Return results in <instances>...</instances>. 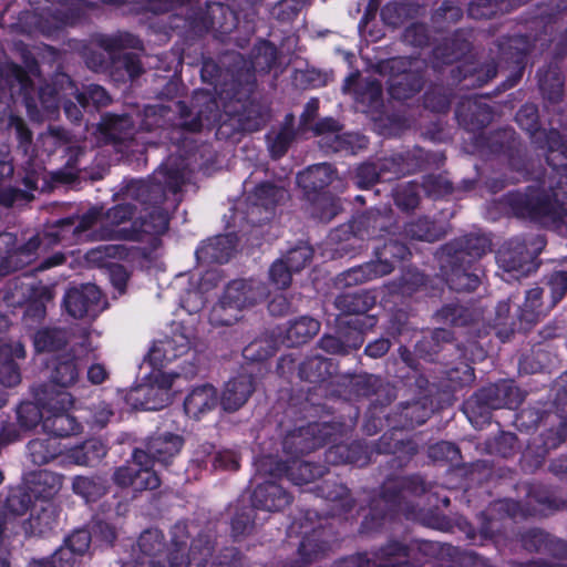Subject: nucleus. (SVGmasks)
Returning a JSON list of instances; mask_svg holds the SVG:
<instances>
[{
	"label": "nucleus",
	"instance_id": "7c9ffc66",
	"mask_svg": "<svg viewBox=\"0 0 567 567\" xmlns=\"http://www.w3.org/2000/svg\"><path fill=\"white\" fill-rule=\"evenodd\" d=\"M250 503L268 512L281 511L289 505L290 496L280 485L269 481L255 488Z\"/></svg>",
	"mask_w": 567,
	"mask_h": 567
},
{
	"label": "nucleus",
	"instance_id": "864d4df0",
	"mask_svg": "<svg viewBox=\"0 0 567 567\" xmlns=\"http://www.w3.org/2000/svg\"><path fill=\"white\" fill-rule=\"evenodd\" d=\"M320 322L311 317L303 316L292 321L287 329L286 339L289 346H300L309 340L320 331Z\"/></svg>",
	"mask_w": 567,
	"mask_h": 567
},
{
	"label": "nucleus",
	"instance_id": "f03ea898",
	"mask_svg": "<svg viewBox=\"0 0 567 567\" xmlns=\"http://www.w3.org/2000/svg\"><path fill=\"white\" fill-rule=\"evenodd\" d=\"M183 161L168 157L147 179L132 181L127 195L141 205V215L128 228L114 229L115 240L142 241L145 235L161 236L169 227L168 210L163 207L167 194L176 195L185 184Z\"/></svg>",
	"mask_w": 567,
	"mask_h": 567
},
{
	"label": "nucleus",
	"instance_id": "423d86ee",
	"mask_svg": "<svg viewBox=\"0 0 567 567\" xmlns=\"http://www.w3.org/2000/svg\"><path fill=\"white\" fill-rule=\"evenodd\" d=\"M430 488L431 485L419 475L400 477L385 483L382 495L372 499L370 513L362 522V529L371 532L379 528L388 515L405 509L403 503L408 496H420Z\"/></svg>",
	"mask_w": 567,
	"mask_h": 567
},
{
	"label": "nucleus",
	"instance_id": "680f3d73",
	"mask_svg": "<svg viewBox=\"0 0 567 567\" xmlns=\"http://www.w3.org/2000/svg\"><path fill=\"white\" fill-rule=\"evenodd\" d=\"M327 458L330 462H343L363 465L367 463L365 452L361 443L354 442L350 445L336 444L329 449Z\"/></svg>",
	"mask_w": 567,
	"mask_h": 567
},
{
	"label": "nucleus",
	"instance_id": "b1692460",
	"mask_svg": "<svg viewBox=\"0 0 567 567\" xmlns=\"http://www.w3.org/2000/svg\"><path fill=\"white\" fill-rule=\"evenodd\" d=\"M522 238H514L504 245L497 252L496 260L505 272H516L515 276H525L530 271L532 262L529 255L525 254Z\"/></svg>",
	"mask_w": 567,
	"mask_h": 567
},
{
	"label": "nucleus",
	"instance_id": "0eeeda50",
	"mask_svg": "<svg viewBox=\"0 0 567 567\" xmlns=\"http://www.w3.org/2000/svg\"><path fill=\"white\" fill-rule=\"evenodd\" d=\"M424 62L404 56L393 58L380 64V72L389 75V93L395 100H405L423 86L421 73Z\"/></svg>",
	"mask_w": 567,
	"mask_h": 567
},
{
	"label": "nucleus",
	"instance_id": "3c124183",
	"mask_svg": "<svg viewBox=\"0 0 567 567\" xmlns=\"http://www.w3.org/2000/svg\"><path fill=\"white\" fill-rule=\"evenodd\" d=\"M333 169L327 163L308 167L297 176L298 184L308 190H320L328 186L333 179Z\"/></svg>",
	"mask_w": 567,
	"mask_h": 567
},
{
	"label": "nucleus",
	"instance_id": "2f4dec72",
	"mask_svg": "<svg viewBox=\"0 0 567 567\" xmlns=\"http://www.w3.org/2000/svg\"><path fill=\"white\" fill-rule=\"evenodd\" d=\"M544 289L536 287L527 291L524 305L519 308V330H527L545 317L551 308L542 301Z\"/></svg>",
	"mask_w": 567,
	"mask_h": 567
},
{
	"label": "nucleus",
	"instance_id": "9d476101",
	"mask_svg": "<svg viewBox=\"0 0 567 567\" xmlns=\"http://www.w3.org/2000/svg\"><path fill=\"white\" fill-rule=\"evenodd\" d=\"M236 16L229 7L220 3H207L206 10H194L187 8L185 17L172 14L169 17V28L192 30L196 33H205L210 29H220L227 33L236 27Z\"/></svg>",
	"mask_w": 567,
	"mask_h": 567
},
{
	"label": "nucleus",
	"instance_id": "c03bdc74",
	"mask_svg": "<svg viewBox=\"0 0 567 567\" xmlns=\"http://www.w3.org/2000/svg\"><path fill=\"white\" fill-rule=\"evenodd\" d=\"M318 489L322 497L333 504L332 511L334 515H343L353 509L354 499L344 485L334 481H324Z\"/></svg>",
	"mask_w": 567,
	"mask_h": 567
},
{
	"label": "nucleus",
	"instance_id": "39448f33",
	"mask_svg": "<svg viewBox=\"0 0 567 567\" xmlns=\"http://www.w3.org/2000/svg\"><path fill=\"white\" fill-rule=\"evenodd\" d=\"M248 197H241L224 215L226 234H219L203 240L195 250L196 260L202 265H223L228 262L237 250L238 233L248 226Z\"/></svg>",
	"mask_w": 567,
	"mask_h": 567
},
{
	"label": "nucleus",
	"instance_id": "37998d69",
	"mask_svg": "<svg viewBox=\"0 0 567 567\" xmlns=\"http://www.w3.org/2000/svg\"><path fill=\"white\" fill-rule=\"evenodd\" d=\"M216 542L209 532H200L190 542L186 553V567H206L215 551Z\"/></svg>",
	"mask_w": 567,
	"mask_h": 567
},
{
	"label": "nucleus",
	"instance_id": "de8ad7c7",
	"mask_svg": "<svg viewBox=\"0 0 567 567\" xmlns=\"http://www.w3.org/2000/svg\"><path fill=\"white\" fill-rule=\"evenodd\" d=\"M248 75V68L240 66L236 70L227 69L223 71L217 63L214 61H204L203 66L200 69V78L203 82L208 83L214 86L215 93L219 96V87L223 83L228 82L230 80H238Z\"/></svg>",
	"mask_w": 567,
	"mask_h": 567
},
{
	"label": "nucleus",
	"instance_id": "79ce46f5",
	"mask_svg": "<svg viewBox=\"0 0 567 567\" xmlns=\"http://www.w3.org/2000/svg\"><path fill=\"white\" fill-rule=\"evenodd\" d=\"M230 297H219L209 312V323L214 327H229L246 316L248 309L230 302Z\"/></svg>",
	"mask_w": 567,
	"mask_h": 567
},
{
	"label": "nucleus",
	"instance_id": "052dcab7",
	"mask_svg": "<svg viewBox=\"0 0 567 567\" xmlns=\"http://www.w3.org/2000/svg\"><path fill=\"white\" fill-rule=\"evenodd\" d=\"M404 233L412 239L425 241H436L445 235V231L441 226L435 225L426 217H422L406 224Z\"/></svg>",
	"mask_w": 567,
	"mask_h": 567
},
{
	"label": "nucleus",
	"instance_id": "4be33fe9",
	"mask_svg": "<svg viewBox=\"0 0 567 567\" xmlns=\"http://www.w3.org/2000/svg\"><path fill=\"white\" fill-rule=\"evenodd\" d=\"M137 547L142 555V565L147 563L150 567H167V553L163 556L167 544L161 529L148 528L141 533Z\"/></svg>",
	"mask_w": 567,
	"mask_h": 567
},
{
	"label": "nucleus",
	"instance_id": "72a5a7b5",
	"mask_svg": "<svg viewBox=\"0 0 567 567\" xmlns=\"http://www.w3.org/2000/svg\"><path fill=\"white\" fill-rule=\"evenodd\" d=\"M389 274V264L378 265L377 261H370L343 271L338 276L337 284L339 286L350 287L364 284Z\"/></svg>",
	"mask_w": 567,
	"mask_h": 567
},
{
	"label": "nucleus",
	"instance_id": "9b49d317",
	"mask_svg": "<svg viewBox=\"0 0 567 567\" xmlns=\"http://www.w3.org/2000/svg\"><path fill=\"white\" fill-rule=\"evenodd\" d=\"M337 426L327 422L311 423L289 432L282 442L286 454L297 458L328 442H334Z\"/></svg>",
	"mask_w": 567,
	"mask_h": 567
},
{
	"label": "nucleus",
	"instance_id": "412c9836",
	"mask_svg": "<svg viewBox=\"0 0 567 567\" xmlns=\"http://www.w3.org/2000/svg\"><path fill=\"white\" fill-rule=\"evenodd\" d=\"M264 464L269 465V473L272 476H287L296 485L309 483L323 474L321 466L308 462L293 461L292 464H288L269 456L264 461Z\"/></svg>",
	"mask_w": 567,
	"mask_h": 567
},
{
	"label": "nucleus",
	"instance_id": "a211bd4d",
	"mask_svg": "<svg viewBox=\"0 0 567 567\" xmlns=\"http://www.w3.org/2000/svg\"><path fill=\"white\" fill-rule=\"evenodd\" d=\"M60 509L53 502L34 504L29 518L23 523L28 536L48 537L59 526Z\"/></svg>",
	"mask_w": 567,
	"mask_h": 567
},
{
	"label": "nucleus",
	"instance_id": "f257e3e1",
	"mask_svg": "<svg viewBox=\"0 0 567 567\" xmlns=\"http://www.w3.org/2000/svg\"><path fill=\"white\" fill-rule=\"evenodd\" d=\"M519 126L530 133L533 143L547 148L548 168L526 188L508 197L516 216L542 221L567 219V145L556 130H539L537 109L523 106L516 114Z\"/></svg>",
	"mask_w": 567,
	"mask_h": 567
},
{
	"label": "nucleus",
	"instance_id": "bf43d9fd",
	"mask_svg": "<svg viewBox=\"0 0 567 567\" xmlns=\"http://www.w3.org/2000/svg\"><path fill=\"white\" fill-rule=\"evenodd\" d=\"M300 377L309 382H320L333 373L332 362L323 357L315 355L308 358L300 365Z\"/></svg>",
	"mask_w": 567,
	"mask_h": 567
},
{
	"label": "nucleus",
	"instance_id": "473e14b6",
	"mask_svg": "<svg viewBox=\"0 0 567 567\" xmlns=\"http://www.w3.org/2000/svg\"><path fill=\"white\" fill-rule=\"evenodd\" d=\"M34 504V498L24 483L10 486L4 494H0V505L13 519L25 515Z\"/></svg>",
	"mask_w": 567,
	"mask_h": 567
},
{
	"label": "nucleus",
	"instance_id": "5701e85b",
	"mask_svg": "<svg viewBox=\"0 0 567 567\" xmlns=\"http://www.w3.org/2000/svg\"><path fill=\"white\" fill-rule=\"evenodd\" d=\"M478 401L491 409H516L523 401L524 394L512 383L501 382L480 391Z\"/></svg>",
	"mask_w": 567,
	"mask_h": 567
},
{
	"label": "nucleus",
	"instance_id": "dca6fc26",
	"mask_svg": "<svg viewBox=\"0 0 567 567\" xmlns=\"http://www.w3.org/2000/svg\"><path fill=\"white\" fill-rule=\"evenodd\" d=\"M184 442V437L179 434L156 432L147 439L143 452L152 462L167 467L182 451Z\"/></svg>",
	"mask_w": 567,
	"mask_h": 567
},
{
	"label": "nucleus",
	"instance_id": "a878e982",
	"mask_svg": "<svg viewBox=\"0 0 567 567\" xmlns=\"http://www.w3.org/2000/svg\"><path fill=\"white\" fill-rule=\"evenodd\" d=\"M471 39L472 32L458 30L452 38L435 47L433 50L434 68H439L441 64H451L463 58L471 50Z\"/></svg>",
	"mask_w": 567,
	"mask_h": 567
},
{
	"label": "nucleus",
	"instance_id": "bb28decb",
	"mask_svg": "<svg viewBox=\"0 0 567 567\" xmlns=\"http://www.w3.org/2000/svg\"><path fill=\"white\" fill-rule=\"evenodd\" d=\"M124 399L133 410L158 411L167 405L164 391L154 384H138L130 389Z\"/></svg>",
	"mask_w": 567,
	"mask_h": 567
},
{
	"label": "nucleus",
	"instance_id": "1a4fd4ad",
	"mask_svg": "<svg viewBox=\"0 0 567 567\" xmlns=\"http://www.w3.org/2000/svg\"><path fill=\"white\" fill-rule=\"evenodd\" d=\"M219 102L205 91L195 93L192 107L185 101H178L176 106L179 118L176 126L188 133H198L203 128L214 130L223 114Z\"/></svg>",
	"mask_w": 567,
	"mask_h": 567
},
{
	"label": "nucleus",
	"instance_id": "13d9d810",
	"mask_svg": "<svg viewBox=\"0 0 567 567\" xmlns=\"http://www.w3.org/2000/svg\"><path fill=\"white\" fill-rule=\"evenodd\" d=\"M539 89L545 99L557 103L563 96L564 82L557 68L549 66L538 72Z\"/></svg>",
	"mask_w": 567,
	"mask_h": 567
},
{
	"label": "nucleus",
	"instance_id": "20e7f679",
	"mask_svg": "<svg viewBox=\"0 0 567 567\" xmlns=\"http://www.w3.org/2000/svg\"><path fill=\"white\" fill-rule=\"evenodd\" d=\"M219 100L223 114L215 126L216 138L238 143L248 132L247 74L241 80L223 83Z\"/></svg>",
	"mask_w": 567,
	"mask_h": 567
},
{
	"label": "nucleus",
	"instance_id": "4d7b16f0",
	"mask_svg": "<svg viewBox=\"0 0 567 567\" xmlns=\"http://www.w3.org/2000/svg\"><path fill=\"white\" fill-rule=\"evenodd\" d=\"M278 51L268 41H260L250 54V69L256 73H268L277 63Z\"/></svg>",
	"mask_w": 567,
	"mask_h": 567
},
{
	"label": "nucleus",
	"instance_id": "49530a36",
	"mask_svg": "<svg viewBox=\"0 0 567 567\" xmlns=\"http://www.w3.org/2000/svg\"><path fill=\"white\" fill-rule=\"evenodd\" d=\"M375 305V296L367 290L341 293L334 299V306L344 315H361Z\"/></svg>",
	"mask_w": 567,
	"mask_h": 567
},
{
	"label": "nucleus",
	"instance_id": "393cba45",
	"mask_svg": "<svg viewBox=\"0 0 567 567\" xmlns=\"http://www.w3.org/2000/svg\"><path fill=\"white\" fill-rule=\"evenodd\" d=\"M24 484L34 501L51 502L62 487L63 475L48 470H38L27 476Z\"/></svg>",
	"mask_w": 567,
	"mask_h": 567
},
{
	"label": "nucleus",
	"instance_id": "c756f323",
	"mask_svg": "<svg viewBox=\"0 0 567 567\" xmlns=\"http://www.w3.org/2000/svg\"><path fill=\"white\" fill-rule=\"evenodd\" d=\"M54 291L51 287L39 285L30 289L25 300L23 321L25 324L41 323L47 317L48 305L53 301Z\"/></svg>",
	"mask_w": 567,
	"mask_h": 567
},
{
	"label": "nucleus",
	"instance_id": "09e8293b",
	"mask_svg": "<svg viewBox=\"0 0 567 567\" xmlns=\"http://www.w3.org/2000/svg\"><path fill=\"white\" fill-rule=\"evenodd\" d=\"M287 197V190L280 186L272 183H264L256 187L255 189V203L250 208V215L256 214L260 210V207L266 209L267 216L266 219L270 218L271 209L284 202Z\"/></svg>",
	"mask_w": 567,
	"mask_h": 567
},
{
	"label": "nucleus",
	"instance_id": "6e6d98bb",
	"mask_svg": "<svg viewBox=\"0 0 567 567\" xmlns=\"http://www.w3.org/2000/svg\"><path fill=\"white\" fill-rule=\"evenodd\" d=\"M136 210V205L132 203H121L107 209L103 225L105 238L112 239L111 234L114 229L127 228L126 226L122 227L121 225L131 221L135 216Z\"/></svg>",
	"mask_w": 567,
	"mask_h": 567
},
{
	"label": "nucleus",
	"instance_id": "e433bc0d",
	"mask_svg": "<svg viewBox=\"0 0 567 567\" xmlns=\"http://www.w3.org/2000/svg\"><path fill=\"white\" fill-rule=\"evenodd\" d=\"M529 41L524 35L502 39L497 42L498 65L513 64L522 70L525 55L529 51Z\"/></svg>",
	"mask_w": 567,
	"mask_h": 567
},
{
	"label": "nucleus",
	"instance_id": "aec40b11",
	"mask_svg": "<svg viewBox=\"0 0 567 567\" xmlns=\"http://www.w3.org/2000/svg\"><path fill=\"white\" fill-rule=\"evenodd\" d=\"M424 162V154L421 148L408 152L405 155L398 154L381 158L377 162L382 182H390L402 175L421 168Z\"/></svg>",
	"mask_w": 567,
	"mask_h": 567
},
{
	"label": "nucleus",
	"instance_id": "ddd939ff",
	"mask_svg": "<svg viewBox=\"0 0 567 567\" xmlns=\"http://www.w3.org/2000/svg\"><path fill=\"white\" fill-rule=\"evenodd\" d=\"M103 293L94 284H82L66 289L62 308L73 319L96 318L103 310Z\"/></svg>",
	"mask_w": 567,
	"mask_h": 567
},
{
	"label": "nucleus",
	"instance_id": "f3484780",
	"mask_svg": "<svg viewBox=\"0 0 567 567\" xmlns=\"http://www.w3.org/2000/svg\"><path fill=\"white\" fill-rule=\"evenodd\" d=\"M409 556L406 548L402 544L393 542L374 553L359 554L349 559V564L355 567H421L412 566L405 560Z\"/></svg>",
	"mask_w": 567,
	"mask_h": 567
},
{
	"label": "nucleus",
	"instance_id": "6ab92c4d",
	"mask_svg": "<svg viewBox=\"0 0 567 567\" xmlns=\"http://www.w3.org/2000/svg\"><path fill=\"white\" fill-rule=\"evenodd\" d=\"M75 93V82L64 73H55L50 83L41 85L39 89V102L47 115H52L59 111L65 96Z\"/></svg>",
	"mask_w": 567,
	"mask_h": 567
},
{
	"label": "nucleus",
	"instance_id": "6e6552de",
	"mask_svg": "<svg viewBox=\"0 0 567 567\" xmlns=\"http://www.w3.org/2000/svg\"><path fill=\"white\" fill-rule=\"evenodd\" d=\"M91 43L104 50L110 56L103 52L84 47L82 56L86 66L94 72H107L112 65V56L114 53L125 50H144V43L136 34L128 31H116L114 33H95L91 37Z\"/></svg>",
	"mask_w": 567,
	"mask_h": 567
},
{
	"label": "nucleus",
	"instance_id": "e2e57ef3",
	"mask_svg": "<svg viewBox=\"0 0 567 567\" xmlns=\"http://www.w3.org/2000/svg\"><path fill=\"white\" fill-rule=\"evenodd\" d=\"M8 344L0 347V383L7 388L16 386L21 381V372Z\"/></svg>",
	"mask_w": 567,
	"mask_h": 567
},
{
	"label": "nucleus",
	"instance_id": "f704fd0d",
	"mask_svg": "<svg viewBox=\"0 0 567 567\" xmlns=\"http://www.w3.org/2000/svg\"><path fill=\"white\" fill-rule=\"evenodd\" d=\"M171 542L167 548V567H186V548L189 539L186 520L176 522L171 530Z\"/></svg>",
	"mask_w": 567,
	"mask_h": 567
},
{
	"label": "nucleus",
	"instance_id": "69168bd1",
	"mask_svg": "<svg viewBox=\"0 0 567 567\" xmlns=\"http://www.w3.org/2000/svg\"><path fill=\"white\" fill-rule=\"evenodd\" d=\"M189 350V342L183 334L157 340L153 343V352L162 351L165 355V367L177 358L186 354Z\"/></svg>",
	"mask_w": 567,
	"mask_h": 567
},
{
	"label": "nucleus",
	"instance_id": "4468645a",
	"mask_svg": "<svg viewBox=\"0 0 567 567\" xmlns=\"http://www.w3.org/2000/svg\"><path fill=\"white\" fill-rule=\"evenodd\" d=\"M101 140L118 152H128L134 143V125L127 114H106L99 124Z\"/></svg>",
	"mask_w": 567,
	"mask_h": 567
},
{
	"label": "nucleus",
	"instance_id": "f8f14e48",
	"mask_svg": "<svg viewBox=\"0 0 567 567\" xmlns=\"http://www.w3.org/2000/svg\"><path fill=\"white\" fill-rule=\"evenodd\" d=\"M58 396L55 403L52 400L45 403L43 431L56 440L81 433L82 424L69 412V406L73 403L72 396L68 392H61Z\"/></svg>",
	"mask_w": 567,
	"mask_h": 567
},
{
	"label": "nucleus",
	"instance_id": "0e129e2a",
	"mask_svg": "<svg viewBox=\"0 0 567 567\" xmlns=\"http://www.w3.org/2000/svg\"><path fill=\"white\" fill-rule=\"evenodd\" d=\"M230 513V536L234 542L245 537L248 528V503L243 494L229 506Z\"/></svg>",
	"mask_w": 567,
	"mask_h": 567
},
{
	"label": "nucleus",
	"instance_id": "4c0bfd02",
	"mask_svg": "<svg viewBox=\"0 0 567 567\" xmlns=\"http://www.w3.org/2000/svg\"><path fill=\"white\" fill-rule=\"evenodd\" d=\"M144 73L142 60L136 53H124L112 56L109 74L116 82L134 81Z\"/></svg>",
	"mask_w": 567,
	"mask_h": 567
},
{
	"label": "nucleus",
	"instance_id": "5fc2aeb1",
	"mask_svg": "<svg viewBox=\"0 0 567 567\" xmlns=\"http://www.w3.org/2000/svg\"><path fill=\"white\" fill-rule=\"evenodd\" d=\"M295 136L293 115L288 114L282 127L278 132H271L267 135L268 147L271 156L275 158L284 156L295 140Z\"/></svg>",
	"mask_w": 567,
	"mask_h": 567
},
{
	"label": "nucleus",
	"instance_id": "7ed1b4c3",
	"mask_svg": "<svg viewBox=\"0 0 567 567\" xmlns=\"http://www.w3.org/2000/svg\"><path fill=\"white\" fill-rule=\"evenodd\" d=\"M489 250V239L478 234L466 235L444 245L440 261L449 286L456 291L475 290L483 274L477 260Z\"/></svg>",
	"mask_w": 567,
	"mask_h": 567
},
{
	"label": "nucleus",
	"instance_id": "603ef678",
	"mask_svg": "<svg viewBox=\"0 0 567 567\" xmlns=\"http://www.w3.org/2000/svg\"><path fill=\"white\" fill-rule=\"evenodd\" d=\"M82 557L61 544L50 556L30 559L27 567H82Z\"/></svg>",
	"mask_w": 567,
	"mask_h": 567
},
{
	"label": "nucleus",
	"instance_id": "8fccbe9b",
	"mask_svg": "<svg viewBox=\"0 0 567 567\" xmlns=\"http://www.w3.org/2000/svg\"><path fill=\"white\" fill-rule=\"evenodd\" d=\"M107 445L100 439L85 440L71 450L70 457L78 465L94 466L107 454Z\"/></svg>",
	"mask_w": 567,
	"mask_h": 567
},
{
	"label": "nucleus",
	"instance_id": "774afa93",
	"mask_svg": "<svg viewBox=\"0 0 567 567\" xmlns=\"http://www.w3.org/2000/svg\"><path fill=\"white\" fill-rule=\"evenodd\" d=\"M390 217L379 210H371L362 215L358 220V230L365 231L371 238L381 236L390 225Z\"/></svg>",
	"mask_w": 567,
	"mask_h": 567
},
{
	"label": "nucleus",
	"instance_id": "a19ab883",
	"mask_svg": "<svg viewBox=\"0 0 567 567\" xmlns=\"http://www.w3.org/2000/svg\"><path fill=\"white\" fill-rule=\"evenodd\" d=\"M30 461L35 465H45L58 458L63 453V446L56 437H37L28 445Z\"/></svg>",
	"mask_w": 567,
	"mask_h": 567
},
{
	"label": "nucleus",
	"instance_id": "c9c22d12",
	"mask_svg": "<svg viewBox=\"0 0 567 567\" xmlns=\"http://www.w3.org/2000/svg\"><path fill=\"white\" fill-rule=\"evenodd\" d=\"M110 482L105 476L78 475L72 480V491L75 495L82 497L85 503H95L107 494Z\"/></svg>",
	"mask_w": 567,
	"mask_h": 567
},
{
	"label": "nucleus",
	"instance_id": "cd10ccee",
	"mask_svg": "<svg viewBox=\"0 0 567 567\" xmlns=\"http://www.w3.org/2000/svg\"><path fill=\"white\" fill-rule=\"evenodd\" d=\"M220 403L218 393L212 384H203L194 388L184 400L185 413L193 419L214 410Z\"/></svg>",
	"mask_w": 567,
	"mask_h": 567
},
{
	"label": "nucleus",
	"instance_id": "c85d7f7f",
	"mask_svg": "<svg viewBox=\"0 0 567 567\" xmlns=\"http://www.w3.org/2000/svg\"><path fill=\"white\" fill-rule=\"evenodd\" d=\"M456 117L470 130H478L492 121V111L481 99L467 97L458 104Z\"/></svg>",
	"mask_w": 567,
	"mask_h": 567
},
{
	"label": "nucleus",
	"instance_id": "58836bf2",
	"mask_svg": "<svg viewBox=\"0 0 567 567\" xmlns=\"http://www.w3.org/2000/svg\"><path fill=\"white\" fill-rule=\"evenodd\" d=\"M248 400V374L239 373L225 385L219 399L221 408L227 412H235Z\"/></svg>",
	"mask_w": 567,
	"mask_h": 567
},
{
	"label": "nucleus",
	"instance_id": "2eb2a0df",
	"mask_svg": "<svg viewBox=\"0 0 567 567\" xmlns=\"http://www.w3.org/2000/svg\"><path fill=\"white\" fill-rule=\"evenodd\" d=\"M16 237L11 234L0 235V257L4 264L6 272H14L30 265L41 246L39 236L31 237L27 243L14 247Z\"/></svg>",
	"mask_w": 567,
	"mask_h": 567
},
{
	"label": "nucleus",
	"instance_id": "338daca9",
	"mask_svg": "<svg viewBox=\"0 0 567 567\" xmlns=\"http://www.w3.org/2000/svg\"><path fill=\"white\" fill-rule=\"evenodd\" d=\"M72 96L84 110L91 104L94 107L106 106L112 101L109 92L99 84L86 85L82 91L75 84V93H72Z\"/></svg>",
	"mask_w": 567,
	"mask_h": 567
},
{
	"label": "nucleus",
	"instance_id": "a18cd8bd",
	"mask_svg": "<svg viewBox=\"0 0 567 567\" xmlns=\"http://www.w3.org/2000/svg\"><path fill=\"white\" fill-rule=\"evenodd\" d=\"M68 343L66 330L60 327H43L33 336V346L39 353L61 351Z\"/></svg>",
	"mask_w": 567,
	"mask_h": 567
},
{
	"label": "nucleus",
	"instance_id": "ea45409f",
	"mask_svg": "<svg viewBox=\"0 0 567 567\" xmlns=\"http://www.w3.org/2000/svg\"><path fill=\"white\" fill-rule=\"evenodd\" d=\"M79 379L78 359L71 354H60L52 360L50 381L60 388L72 386Z\"/></svg>",
	"mask_w": 567,
	"mask_h": 567
}]
</instances>
